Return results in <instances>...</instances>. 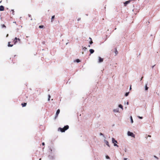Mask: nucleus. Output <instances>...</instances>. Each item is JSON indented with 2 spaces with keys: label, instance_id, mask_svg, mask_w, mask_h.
Segmentation results:
<instances>
[{
  "label": "nucleus",
  "instance_id": "1",
  "mask_svg": "<svg viewBox=\"0 0 160 160\" xmlns=\"http://www.w3.org/2000/svg\"><path fill=\"white\" fill-rule=\"evenodd\" d=\"M69 128L68 125L65 126L63 128H59L60 131L62 132H64L66 130H67Z\"/></svg>",
  "mask_w": 160,
  "mask_h": 160
},
{
  "label": "nucleus",
  "instance_id": "2",
  "mask_svg": "<svg viewBox=\"0 0 160 160\" xmlns=\"http://www.w3.org/2000/svg\"><path fill=\"white\" fill-rule=\"evenodd\" d=\"M127 134L128 136H131L133 138L135 137V135L132 132L130 131H128V132Z\"/></svg>",
  "mask_w": 160,
  "mask_h": 160
},
{
  "label": "nucleus",
  "instance_id": "3",
  "mask_svg": "<svg viewBox=\"0 0 160 160\" xmlns=\"http://www.w3.org/2000/svg\"><path fill=\"white\" fill-rule=\"evenodd\" d=\"M98 62L100 63L102 62L103 61V58H101L100 57H98Z\"/></svg>",
  "mask_w": 160,
  "mask_h": 160
},
{
  "label": "nucleus",
  "instance_id": "4",
  "mask_svg": "<svg viewBox=\"0 0 160 160\" xmlns=\"http://www.w3.org/2000/svg\"><path fill=\"white\" fill-rule=\"evenodd\" d=\"M132 1V0H129V1H127L124 2L125 6H126L127 5L129 4Z\"/></svg>",
  "mask_w": 160,
  "mask_h": 160
},
{
  "label": "nucleus",
  "instance_id": "5",
  "mask_svg": "<svg viewBox=\"0 0 160 160\" xmlns=\"http://www.w3.org/2000/svg\"><path fill=\"white\" fill-rule=\"evenodd\" d=\"M104 143L105 144H106V145H107L108 147H110V146L107 140L105 139L104 140Z\"/></svg>",
  "mask_w": 160,
  "mask_h": 160
},
{
  "label": "nucleus",
  "instance_id": "6",
  "mask_svg": "<svg viewBox=\"0 0 160 160\" xmlns=\"http://www.w3.org/2000/svg\"><path fill=\"white\" fill-rule=\"evenodd\" d=\"M60 110L59 109H58L57 110V111L56 113L55 118H56V117L58 116V114H59V113H60Z\"/></svg>",
  "mask_w": 160,
  "mask_h": 160
},
{
  "label": "nucleus",
  "instance_id": "7",
  "mask_svg": "<svg viewBox=\"0 0 160 160\" xmlns=\"http://www.w3.org/2000/svg\"><path fill=\"white\" fill-rule=\"evenodd\" d=\"M112 142L113 143H117V141L114 138H112Z\"/></svg>",
  "mask_w": 160,
  "mask_h": 160
},
{
  "label": "nucleus",
  "instance_id": "8",
  "mask_svg": "<svg viewBox=\"0 0 160 160\" xmlns=\"http://www.w3.org/2000/svg\"><path fill=\"white\" fill-rule=\"evenodd\" d=\"M113 112H119V108L114 109L113 110Z\"/></svg>",
  "mask_w": 160,
  "mask_h": 160
},
{
  "label": "nucleus",
  "instance_id": "9",
  "mask_svg": "<svg viewBox=\"0 0 160 160\" xmlns=\"http://www.w3.org/2000/svg\"><path fill=\"white\" fill-rule=\"evenodd\" d=\"M4 10V7L3 6H0V11H3Z\"/></svg>",
  "mask_w": 160,
  "mask_h": 160
},
{
  "label": "nucleus",
  "instance_id": "10",
  "mask_svg": "<svg viewBox=\"0 0 160 160\" xmlns=\"http://www.w3.org/2000/svg\"><path fill=\"white\" fill-rule=\"evenodd\" d=\"M89 51L90 52L91 54H92L94 52V50L92 49H90L89 50Z\"/></svg>",
  "mask_w": 160,
  "mask_h": 160
},
{
  "label": "nucleus",
  "instance_id": "11",
  "mask_svg": "<svg viewBox=\"0 0 160 160\" xmlns=\"http://www.w3.org/2000/svg\"><path fill=\"white\" fill-rule=\"evenodd\" d=\"M145 90L147 91L148 89V87H147V83L145 85Z\"/></svg>",
  "mask_w": 160,
  "mask_h": 160
},
{
  "label": "nucleus",
  "instance_id": "12",
  "mask_svg": "<svg viewBox=\"0 0 160 160\" xmlns=\"http://www.w3.org/2000/svg\"><path fill=\"white\" fill-rule=\"evenodd\" d=\"M18 40V38L16 37L14 39V44H15L17 42V40Z\"/></svg>",
  "mask_w": 160,
  "mask_h": 160
},
{
  "label": "nucleus",
  "instance_id": "13",
  "mask_svg": "<svg viewBox=\"0 0 160 160\" xmlns=\"http://www.w3.org/2000/svg\"><path fill=\"white\" fill-rule=\"evenodd\" d=\"M118 107L121 108L122 110H123V106L121 104H119L118 105Z\"/></svg>",
  "mask_w": 160,
  "mask_h": 160
},
{
  "label": "nucleus",
  "instance_id": "14",
  "mask_svg": "<svg viewBox=\"0 0 160 160\" xmlns=\"http://www.w3.org/2000/svg\"><path fill=\"white\" fill-rule=\"evenodd\" d=\"M89 39H90L91 41H90L89 43L90 44H92L93 43V42L92 40V38H89Z\"/></svg>",
  "mask_w": 160,
  "mask_h": 160
},
{
  "label": "nucleus",
  "instance_id": "15",
  "mask_svg": "<svg viewBox=\"0 0 160 160\" xmlns=\"http://www.w3.org/2000/svg\"><path fill=\"white\" fill-rule=\"evenodd\" d=\"M130 119H131V123H133V120L132 119V116H130Z\"/></svg>",
  "mask_w": 160,
  "mask_h": 160
},
{
  "label": "nucleus",
  "instance_id": "16",
  "mask_svg": "<svg viewBox=\"0 0 160 160\" xmlns=\"http://www.w3.org/2000/svg\"><path fill=\"white\" fill-rule=\"evenodd\" d=\"M10 42H8V47H12L13 46V45L12 44L11 45V44H10Z\"/></svg>",
  "mask_w": 160,
  "mask_h": 160
},
{
  "label": "nucleus",
  "instance_id": "17",
  "mask_svg": "<svg viewBox=\"0 0 160 160\" xmlns=\"http://www.w3.org/2000/svg\"><path fill=\"white\" fill-rule=\"evenodd\" d=\"M27 103H22V105L23 107H25Z\"/></svg>",
  "mask_w": 160,
  "mask_h": 160
},
{
  "label": "nucleus",
  "instance_id": "18",
  "mask_svg": "<svg viewBox=\"0 0 160 160\" xmlns=\"http://www.w3.org/2000/svg\"><path fill=\"white\" fill-rule=\"evenodd\" d=\"M129 93V92H126L125 94V96L126 97L127 96H128Z\"/></svg>",
  "mask_w": 160,
  "mask_h": 160
},
{
  "label": "nucleus",
  "instance_id": "19",
  "mask_svg": "<svg viewBox=\"0 0 160 160\" xmlns=\"http://www.w3.org/2000/svg\"><path fill=\"white\" fill-rule=\"evenodd\" d=\"M43 27H44V26L43 25H40V26H39V28H43Z\"/></svg>",
  "mask_w": 160,
  "mask_h": 160
},
{
  "label": "nucleus",
  "instance_id": "20",
  "mask_svg": "<svg viewBox=\"0 0 160 160\" xmlns=\"http://www.w3.org/2000/svg\"><path fill=\"white\" fill-rule=\"evenodd\" d=\"M99 135L101 136H102L103 137H104V135L103 134H102V133L100 132L99 133Z\"/></svg>",
  "mask_w": 160,
  "mask_h": 160
},
{
  "label": "nucleus",
  "instance_id": "21",
  "mask_svg": "<svg viewBox=\"0 0 160 160\" xmlns=\"http://www.w3.org/2000/svg\"><path fill=\"white\" fill-rule=\"evenodd\" d=\"M76 61L77 62H80V60L79 59H77L76 60Z\"/></svg>",
  "mask_w": 160,
  "mask_h": 160
},
{
  "label": "nucleus",
  "instance_id": "22",
  "mask_svg": "<svg viewBox=\"0 0 160 160\" xmlns=\"http://www.w3.org/2000/svg\"><path fill=\"white\" fill-rule=\"evenodd\" d=\"M48 100L49 101L50 100V98L51 97V96H50V95H48Z\"/></svg>",
  "mask_w": 160,
  "mask_h": 160
},
{
  "label": "nucleus",
  "instance_id": "23",
  "mask_svg": "<svg viewBox=\"0 0 160 160\" xmlns=\"http://www.w3.org/2000/svg\"><path fill=\"white\" fill-rule=\"evenodd\" d=\"M114 146H117V147H118V145L116 144V143H114Z\"/></svg>",
  "mask_w": 160,
  "mask_h": 160
},
{
  "label": "nucleus",
  "instance_id": "24",
  "mask_svg": "<svg viewBox=\"0 0 160 160\" xmlns=\"http://www.w3.org/2000/svg\"><path fill=\"white\" fill-rule=\"evenodd\" d=\"M138 117L140 118V119H142L143 118L142 117H140V116H138Z\"/></svg>",
  "mask_w": 160,
  "mask_h": 160
},
{
  "label": "nucleus",
  "instance_id": "25",
  "mask_svg": "<svg viewBox=\"0 0 160 160\" xmlns=\"http://www.w3.org/2000/svg\"><path fill=\"white\" fill-rule=\"evenodd\" d=\"M106 158H107V159H110L108 155L106 156Z\"/></svg>",
  "mask_w": 160,
  "mask_h": 160
},
{
  "label": "nucleus",
  "instance_id": "26",
  "mask_svg": "<svg viewBox=\"0 0 160 160\" xmlns=\"http://www.w3.org/2000/svg\"><path fill=\"white\" fill-rule=\"evenodd\" d=\"M54 18H55V16L53 15L52 16L51 19H52Z\"/></svg>",
  "mask_w": 160,
  "mask_h": 160
},
{
  "label": "nucleus",
  "instance_id": "27",
  "mask_svg": "<svg viewBox=\"0 0 160 160\" xmlns=\"http://www.w3.org/2000/svg\"><path fill=\"white\" fill-rule=\"evenodd\" d=\"M83 49H84V50L85 51V50H86L87 49V48H86L85 47H84L83 48Z\"/></svg>",
  "mask_w": 160,
  "mask_h": 160
},
{
  "label": "nucleus",
  "instance_id": "28",
  "mask_svg": "<svg viewBox=\"0 0 160 160\" xmlns=\"http://www.w3.org/2000/svg\"><path fill=\"white\" fill-rule=\"evenodd\" d=\"M115 53L116 54H117L118 52V51L117 50H116L115 52Z\"/></svg>",
  "mask_w": 160,
  "mask_h": 160
},
{
  "label": "nucleus",
  "instance_id": "29",
  "mask_svg": "<svg viewBox=\"0 0 160 160\" xmlns=\"http://www.w3.org/2000/svg\"><path fill=\"white\" fill-rule=\"evenodd\" d=\"M148 137H149L150 138L151 137V136L150 135H148V137H147V138H148Z\"/></svg>",
  "mask_w": 160,
  "mask_h": 160
},
{
  "label": "nucleus",
  "instance_id": "30",
  "mask_svg": "<svg viewBox=\"0 0 160 160\" xmlns=\"http://www.w3.org/2000/svg\"><path fill=\"white\" fill-rule=\"evenodd\" d=\"M81 19V18H79L78 19V21H79V20H80Z\"/></svg>",
  "mask_w": 160,
  "mask_h": 160
},
{
  "label": "nucleus",
  "instance_id": "31",
  "mask_svg": "<svg viewBox=\"0 0 160 160\" xmlns=\"http://www.w3.org/2000/svg\"><path fill=\"white\" fill-rule=\"evenodd\" d=\"M18 40L19 41H20V39H19V38H18V40Z\"/></svg>",
  "mask_w": 160,
  "mask_h": 160
},
{
  "label": "nucleus",
  "instance_id": "32",
  "mask_svg": "<svg viewBox=\"0 0 160 160\" xmlns=\"http://www.w3.org/2000/svg\"><path fill=\"white\" fill-rule=\"evenodd\" d=\"M28 17H31V15H30V14H28Z\"/></svg>",
  "mask_w": 160,
  "mask_h": 160
},
{
  "label": "nucleus",
  "instance_id": "33",
  "mask_svg": "<svg viewBox=\"0 0 160 160\" xmlns=\"http://www.w3.org/2000/svg\"><path fill=\"white\" fill-rule=\"evenodd\" d=\"M129 89H130V90H131L132 89L131 86H130V87Z\"/></svg>",
  "mask_w": 160,
  "mask_h": 160
},
{
  "label": "nucleus",
  "instance_id": "34",
  "mask_svg": "<svg viewBox=\"0 0 160 160\" xmlns=\"http://www.w3.org/2000/svg\"><path fill=\"white\" fill-rule=\"evenodd\" d=\"M42 145H43V146L44 145H45L44 143V142H43V143H42Z\"/></svg>",
  "mask_w": 160,
  "mask_h": 160
},
{
  "label": "nucleus",
  "instance_id": "35",
  "mask_svg": "<svg viewBox=\"0 0 160 160\" xmlns=\"http://www.w3.org/2000/svg\"><path fill=\"white\" fill-rule=\"evenodd\" d=\"M12 11L13 12H12L13 14H14L13 13H14V12L13 10H12Z\"/></svg>",
  "mask_w": 160,
  "mask_h": 160
},
{
  "label": "nucleus",
  "instance_id": "36",
  "mask_svg": "<svg viewBox=\"0 0 160 160\" xmlns=\"http://www.w3.org/2000/svg\"><path fill=\"white\" fill-rule=\"evenodd\" d=\"M126 104H127V105H128V104H129L128 102H127Z\"/></svg>",
  "mask_w": 160,
  "mask_h": 160
},
{
  "label": "nucleus",
  "instance_id": "37",
  "mask_svg": "<svg viewBox=\"0 0 160 160\" xmlns=\"http://www.w3.org/2000/svg\"><path fill=\"white\" fill-rule=\"evenodd\" d=\"M155 66V65H154L152 67V68H153V67H154V66Z\"/></svg>",
  "mask_w": 160,
  "mask_h": 160
},
{
  "label": "nucleus",
  "instance_id": "38",
  "mask_svg": "<svg viewBox=\"0 0 160 160\" xmlns=\"http://www.w3.org/2000/svg\"><path fill=\"white\" fill-rule=\"evenodd\" d=\"M154 157H155V158H158L156 156H154Z\"/></svg>",
  "mask_w": 160,
  "mask_h": 160
},
{
  "label": "nucleus",
  "instance_id": "39",
  "mask_svg": "<svg viewBox=\"0 0 160 160\" xmlns=\"http://www.w3.org/2000/svg\"><path fill=\"white\" fill-rule=\"evenodd\" d=\"M3 27H6V26H5L4 25H3Z\"/></svg>",
  "mask_w": 160,
  "mask_h": 160
},
{
  "label": "nucleus",
  "instance_id": "40",
  "mask_svg": "<svg viewBox=\"0 0 160 160\" xmlns=\"http://www.w3.org/2000/svg\"><path fill=\"white\" fill-rule=\"evenodd\" d=\"M142 78H143V77H142V78H141V79H140L141 81L142 80Z\"/></svg>",
  "mask_w": 160,
  "mask_h": 160
},
{
  "label": "nucleus",
  "instance_id": "41",
  "mask_svg": "<svg viewBox=\"0 0 160 160\" xmlns=\"http://www.w3.org/2000/svg\"><path fill=\"white\" fill-rule=\"evenodd\" d=\"M8 36V34H7V35L6 36V37H7Z\"/></svg>",
  "mask_w": 160,
  "mask_h": 160
},
{
  "label": "nucleus",
  "instance_id": "42",
  "mask_svg": "<svg viewBox=\"0 0 160 160\" xmlns=\"http://www.w3.org/2000/svg\"><path fill=\"white\" fill-rule=\"evenodd\" d=\"M88 47H90V45H88Z\"/></svg>",
  "mask_w": 160,
  "mask_h": 160
},
{
  "label": "nucleus",
  "instance_id": "43",
  "mask_svg": "<svg viewBox=\"0 0 160 160\" xmlns=\"http://www.w3.org/2000/svg\"><path fill=\"white\" fill-rule=\"evenodd\" d=\"M13 22L14 23H16V22Z\"/></svg>",
  "mask_w": 160,
  "mask_h": 160
},
{
  "label": "nucleus",
  "instance_id": "44",
  "mask_svg": "<svg viewBox=\"0 0 160 160\" xmlns=\"http://www.w3.org/2000/svg\"><path fill=\"white\" fill-rule=\"evenodd\" d=\"M31 20H32V19L31 18Z\"/></svg>",
  "mask_w": 160,
  "mask_h": 160
},
{
  "label": "nucleus",
  "instance_id": "45",
  "mask_svg": "<svg viewBox=\"0 0 160 160\" xmlns=\"http://www.w3.org/2000/svg\"><path fill=\"white\" fill-rule=\"evenodd\" d=\"M140 160H143V159H141Z\"/></svg>",
  "mask_w": 160,
  "mask_h": 160
}]
</instances>
